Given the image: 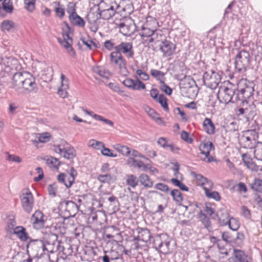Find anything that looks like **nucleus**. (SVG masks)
Returning a JSON list of instances; mask_svg holds the SVG:
<instances>
[{
  "label": "nucleus",
  "mask_w": 262,
  "mask_h": 262,
  "mask_svg": "<svg viewBox=\"0 0 262 262\" xmlns=\"http://www.w3.org/2000/svg\"><path fill=\"white\" fill-rule=\"evenodd\" d=\"M144 110L148 114L149 116H150L153 120H154L157 124L163 126L165 125V122L159 116V114L157 113L153 109L148 106H145Z\"/></svg>",
  "instance_id": "obj_27"
},
{
  "label": "nucleus",
  "mask_w": 262,
  "mask_h": 262,
  "mask_svg": "<svg viewBox=\"0 0 262 262\" xmlns=\"http://www.w3.org/2000/svg\"><path fill=\"white\" fill-rule=\"evenodd\" d=\"M58 180L59 182L63 183L67 188H69L74 182L75 177L72 173L68 174L61 173L58 176Z\"/></svg>",
  "instance_id": "obj_25"
},
{
  "label": "nucleus",
  "mask_w": 262,
  "mask_h": 262,
  "mask_svg": "<svg viewBox=\"0 0 262 262\" xmlns=\"http://www.w3.org/2000/svg\"><path fill=\"white\" fill-rule=\"evenodd\" d=\"M54 11L56 16L59 18H62L65 15V8L63 5H61L59 2H54Z\"/></svg>",
  "instance_id": "obj_36"
},
{
  "label": "nucleus",
  "mask_w": 262,
  "mask_h": 262,
  "mask_svg": "<svg viewBox=\"0 0 262 262\" xmlns=\"http://www.w3.org/2000/svg\"><path fill=\"white\" fill-rule=\"evenodd\" d=\"M250 187L255 191L262 193V180L255 179L253 182L250 184Z\"/></svg>",
  "instance_id": "obj_49"
},
{
  "label": "nucleus",
  "mask_w": 262,
  "mask_h": 262,
  "mask_svg": "<svg viewBox=\"0 0 262 262\" xmlns=\"http://www.w3.org/2000/svg\"><path fill=\"white\" fill-rule=\"evenodd\" d=\"M63 205L65 206V209L70 213L75 214L78 211V206L72 201H65L63 202Z\"/></svg>",
  "instance_id": "obj_38"
},
{
  "label": "nucleus",
  "mask_w": 262,
  "mask_h": 262,
  "mask_svg": "<svg viewBox=\"0 0 262 262\" xmlns=\"http://www.w3.org/2000/svg\"><path fill=\"white\" fill-rule=\"evenodd\" d=\"M67 12L69 14V19L71 23L79 27H83L85 25L82 18L79 16L76 11V5L74 3H69L67 6Z\"/></svg>",
  "instance_id": "obj_12"
},
{
  "label": "nucleus",
  "mask_w": 262,
  "mask_h": 262,
  "mask_svg": "<svg viewBox=\"0 0 262 262\" xmlns=\"http://www.w3.org/2000/svg\"><path fill=\"white\" fill-rule=\"evenodd\" d=\"M254 151L255 158L259 161H262V143L255 146Z\"/></svg>",
  "instance_id": "obj_57"
},
{
  "label": "nucleus",
  "mask_w": 262,
  "mask_h": 262,
  "mask_svg": "<svg viewBox=\"0 0 262 262\" xmlns=\"http://www.w3.org/2000/svg\"><path fill=\"white\" fill-rule=\"evenodd\" d=\"M250 56L248 52L245 50L240 51L235 58V70L239 73H244L249 67Z\"/></svg>",
  "instance_id": "obj_5"
},
{
  "label": "nucleus",
  "mask_w": 262,
  "mask_h": 262,
  "mask_svg": "<svg viewBox=\"0 0 262 262\" xmlns=\"http://www.w3.org/2000/svg\"><path fill=\"white\" fill-rule=\"evenodd\" d=\"M200 186L204 189L206 194L207 191L209 192L213 188V184L211 181L206 179L203 183H201Z\"/></svg>",
  "instance_id": "obj_54"
},
{
  "label": "nucleus",
  "mask_w": 262,
  "mask_h": 262,
  "mask_svg": "<svg viewBox=\"0 0 262 262\" xmlns=\"http://www.w3.org/2000/svg\"><path fill=\"white\" fill-rule=\"evenodd\" d=\"M138 233L139 235L136 238H135V239L142 241L145 243H147L150 241L151 235L148 229L146 228L140 229Z\"/></svg>",
  "instance_id": "obj_30"
},
{
  "label": "nucleus",
  "mask_w": 262,
  "mask_h": 262,
  "mask_svg": "<svg viewBox=\"0 0 262 262\" xmlns=\"http://www.w3.org/2000/svg\"><path fill=\"white\" fill-rule=\"evenodd\" d=\"M254 92V83L246 79H241L237 84V91L234 99L238 102L246 101L251 96Z\"/></svg>",
  "instance_id": "obj_1"
},
{
  "label": "nucleus",
  "mask_w": 262,
  "mask_h": 262,
  "mask_svg": "<svg viewBox=\"0 0 262 262\" xmlns=\"http://www.w3.org/2000/svg\"><path fill=\"white\" fill-rule=\"evenodd\" d=\"M113 147L116 150L120 153L122 156L125 157L130 156V148L128 147L120 144H115Z\"/></svg>",
  "instance_id": "obj_37"
},
{
  "label": "nucleus",
  "mask_w": 262,
  "mask_h": 262,
  "mask_svg": "<svg viewBox=\"0 0 262 262\" xmlns=\"http://www.w3.org/2000/svg\"><path fill=\"white\" fill-rule=\"evenodd\" d=\"M229 228L233 231H236L239 227V223L238 220L233 218L230 217L227 223Z\"/></svg>",
  "instance_id": "obj_51"
},
{
  "label": "nucleus",
  "mask_w": 262,
  "mask_h": 262,
  "mask_svg": "<svg viewBox=\"0 0 262 262\" xmlns=\"http://www.w3.org/2000/svg\"><path fill=\"white\" fill-rule=\"evenodd\" d=\"M22 88L21 93L31 94L36 93L38 91V86L36 82L35 78L30 73L27 75V77L25 81Z\"/></svg>",
  "instance_id": "obj_14"
},
{
  "label": "nucleus",
  "mask_w": 262,
  "mask_h": 262,
  "mask_svg": "<svg viewBox=\"0 0 262 262\" xmlns=\"http://www.w3.org/2000/svg\"><path fill=\"white\" fill-rule=\"evenodd\" d=\"M54 151L67 159H73L75 156V150L66 141L62 140L54 146Z\"/></svg>",
  "instance_id": "obj_9"
},
{
  "label": "nucleus",
  "mask_w": 262,
  "mask_h": 262,
  "mask_svg": "<svg viewBox=\"0 0 262 262\" xmlns=\"http://www.w3.org/2000/svg\"><path fill=\"white\" fill-rule=\"evenodd\" d=\"M109 230L108 233H105V237L108 239L116 238L118 240H121L122 237L121 232L119 231V229L114 226H111L108 228Z\"/></svg>",
  "instance_id": "obj_31"
},
{
  "label": "nucleus",
  "mask_w": 262,
  "mask_h": 262,
  "mask_svg": "<svg viewBox=\"0 0 262 262\" xmlns=\"http://www.w3.org/2000/svg\"><path fill=\"white\" fill-rule=\"evenodd\" d=\"M61 88L64 89H69V81L68 79L63 74H61Z\"/></svg>",
  "instance_id": "obj_64"
},
{
  "label": "nucleus",
  "mask_w": 262,
  "mask_h": 262,
  "mask_svg": "<svg viewBox=\"0 0 262 262\" xmlns=\"http://www.w3.org/2000/svg\"><path fill=\"white\" fill-rule=\"evenodd\" d=\"M46 164L50 167L56 168L59 165L58 160L53 157H49L46 159Z\"/></svg>",
  "instance_id": "obj_53"
},
{
  "label": "nucleus",
  "mask_w": 262,
  "mask_h": 262,
  "mask_svg": "<svg viewBox=\"0 0 262 262\" xmlns=\"http://www.w3.org/2000/svg\"><path fill=\"white\" fill-rule=\"evenodd\" d=\"M230 218L228 212L226 210L222 211L219 215V222L222 226L227 225Z\"/></svg>",
  "instance_id": "obj_45"
},
{
  "label": "nucleus",
  "mask_w": 262,
  "mask_h": 262,
  "mask_svg": "<svg viewBox=\"0 0 262 262\" xmlns=\"http://www.w3.org/2000/svg\"><path fill=\"white\" fill-rule=\"evenodd\" d=\"M13 235H16L18 238L21 242H26L29 239V236L26 229L21 226H18L13 232Z\"/></svg>",
  "instance_id": "obj_26"
},
{
  "label": "nucleus",
  "mask_w": 262,
  "mask_h": 262,
  "mask_svg": "<svg viewBox=\"0 0 262 262\" xmlns=\"http://www.w3.org/2000/svg\"><path fill=\"white\" fill-rule=\"evenodd\" d=\"M6 154L7 155L6 158L7 161L10 162H14L17 163H20L22 161L21 159L18 156L15 155H10L8 152H6Z\"/></svg>",
  "instance_id": "obj_62"
},
{
  "label": "nucleus",
  "mask_w": 262,
  "mask_h": 262,
  "mask_svg": "<svg viewBox=\"0 0 262 262\" xmlns=\"http://www.w3.org/2000/svg\"><path fill=\"white\" fill-rule=\"evenodd\" d=\"M20 198L23 210L30 213L32 211L34 205V199L32 193L28 189H25L23 190Z\"/></svg>",
  "instance_id": "obj_11"
},
{
  "label": "nucleus",
  "mask_w": 262,
  "mask_h": 262,
  "mask_svg": "<svg viewBox=\"0 0 262 262\" xmlns=\"http://www.w3.org/2000/svg\"><path fill=\"white\" fill-rule=\"evenodd\" d=\"M236 95L233 85L230 83L222 84L217 93V97L221 103L227 104L229 102L237 103L234 98Z\"/></svg>",
  "instance_id": "obj_2"
},
{
  "label": "nucleus",
  "mask_w": 262,
  "mask_h": 262,
  "mask_svg": "<svg viewBox=\"0 0 262 262\" xmlns=\"http://www.w3.org/2000/svg\"><path fill=\"white\" fill-rule=\"evenodd\" d=\"M199 149L201 151V154L204 156V157L201 158L203 161L207 162H210L213 161V158L210 156V151L214 149L212 142H207L201 144L200 145Z\"/></svg>",
  "instance_id": "obj_18"
},
{
  "label": "nucleus",
  "mask_w": 262,
  "mask_h": 262,
  "mask_svg": "<svg viewBox=\"0 0 262 262\" xmlns=\"http://www.w3.org/2000/svg\"><path fill=\"white\" fill-rule=\"evenodd\" d=\"M104 143L95 139H91L88 143V146L96 150H100L104 147Z\"/></svg>",
  "instance_id": "obj_46"
},
{
  "label": "nucleus",
  "mask_w": 262,
  "mask_h": 262,
  "mask_svg": "<svg viewBox=\"0 0 262 262\" xmlns=\"http://www.w3.org/2000/svg\"><path fill=\"white\" fill-rule=\"evenodd\" d=\"M167 234H162L155 237L154 245L155 248L163 254L169 253L171 251L170 241Z\"/></svg>",
  "instance_id": "obj_8"
},
{
  "label": "nucleus",
  "mask_w": 262,
  "mask_h": 262,
  "mask_svg": "<svg viewBox=\"0 0 262 262\" xmlns=\"http://www.w3.org/2000/svg\"><path fill=\"white\" fill-rule=\"evenodd\" d=\"M171 195L173 199L177 203H180L183 201V197L181 192L178 189H173L171 191Z\"/></svg>",
  "instance_id": "obj_56"
},
{
  "label": "nucleus",
  "mask_w": 262,
  "mask_h": 262,
  "mask_svg": "<svg viewBox=\"0 0 262 262\" xmlns=\"http://www.w3.org/2000/svg\"><path fill=\"white\" fill-rule=\"evenodd\" d=\"M242 160L245 165L250 170L254 172L262 171V167L257 165L254 162H253L249 155L247 154H243Z\"/></svg>",
  "instance_id": "obj_22"
},
{
  "label": "nucleus",
  "mask_w": 262,
  "mask_h": 262,
  "mask_svg": "<svg viewBox=\"0 0 262 262\" xmlns=\"http://www.w3.org/2000/svg\"><path fill=\"white\" fill-rule=\"evenodd\" d=\"M36 0H24L25 9L30 12H32L35 8V4Z\"/></svg>",
  "instance_id": "obj_55"
},
{
  "label": "nucleus",
  "mask_w": 262,
  "mask_h": 262,
  "mask_svg": "<svg viewBox=\"0 0 262 262\" xmlns=\"http://www.w3.org/2000/svg\"><path fill=\"white\" fill-rule=\"evenodd\" d=\"M81 41L82 43L90 50H92L97 48V44L91 40L82 38L81 39Z\"/></svg>",
  "instance_id": "obj_58"
},
{
  "label": "nucleus",
  "mask_w": 262,
  "mask_h": 262,
  "mask_svg": "<svg viewBox=\"0 0 262 262\" xmlns=\"http://www.w3.org/2000/svg\"><path fill=\"white\" fill-rule=\"evenodd\" d=\"M200 218L205 227L210 231L212 229L211 222L210 220L207 217V215L201 212L200 214Z\"/></svg>",
  "instance_id": "obj_50"
},
{
  "label": "nucleus",
  "mask_w": 262,
  "mask_h": 262,
  "mask_svg": "<svg viewBox=\"0 0 262 262\" xmlns=\"http://www.w3.org/2000/svg\"><path fill=\"white\" fill-rule=\"evenodd\" d=\"M99 11V16L103 19H109L112 18L117 10H113L110 9H104V10H98Z\"/></svg>",
  "instance_id": "obj_41"
},
{
  "label": "nucleus",
  "mask_w": 262,
  "mask_h": 262,
  "mask_svg": "<svg viewBox=\"0 0 262 262\" xmlns=\"http://www.w3.org/2000/svg\"><path fill=\"white\" fill-rule=\"evenodd\" d=\"M154 31V30L151 29V28L142 25L139 34L142 38H147V39H148Z\"/></svg>",
  "instance_id": "obj_42"
},
{
  "label": "nucleus",
  "mask_w": 262,
  "mask_h": 262,
  "mask_svg": "<svg viewBox=\"0 0 262 262\" xmlns=\"http://www.w3.org/2000/svg\"><path fill=\"white\" fill-rule=\"evenodd\" d=\"M139 183L137 177L134 174H128L126 177V184L130 189H135Z\"/></svg>",
  "instance_id": "obj_35"
},
{
  "label": "nucleus",
  "mask_w": 262,
  "mask_h": 262,
  "mask_svg": "<svg viewBox=\"0 0 262 262\" xmlns=\"http://www.w3.org/2000/svg\"><path fill=\"white\" fill-rule=\"evenodd\" d=\"M157 101L161 105L165 111H168V107L167 103V99L164 95H159Z\"/></svg>",
  "instance_id": "obj_60"
},
{
  "label": "nucleus",
  "mask_w": 262,
  "mask_h": 262,
  "mask_svg": "<svg viewBox=\"0 0 262 262\" xmlns=\"http://www.w3.org/2000/svg\"><path fill=\"white\" fill-rule=\"evenodd\" d=\"M92 70L95 74L105 79H108L111 76L110 71L102 66H94Z\"/></svg>",
  "instance_id": "obj_28"
},
{
  "label": "nucleus",
  "mask_w": 262,
  "mask_h": 262,
  "mask_svg": "<svg viewBox=\"0 0 262 262\" xmlns=\"http://www.w3.org/2000/svg\"><path fill=\"white\" fill-rule=\"evenodd\" d=\"M2 8L7 13H12L14 8L11 0H4L2 3Z\"/></svg>",
  "instance_id": "obj_47"
},
{
  "label": "nucleus",
  "mask_w": 262,
  "mask_h": 262,
  "mask_svg": "<svg viewBox=\"0 0 262 262\" xmlns=\"http://www.w3.org/2000/svg\"><path fill=\"white\" fill-rule=\"evenodd\" d=\"M28 74L29 72L24 71L16 72L13 74L11 79L12 88L15 91L20 93L25 84V81Z\"/></svg>",
  "instance_id": "obj_13"
},
{
  "label": "nucleus",
  "mask_w": 262,
  "mask_h": 262,
  "mask_svg": "<svg viewBox=\"0 0 262 262\" xmlns=\"http://www.w3.org/2000/svg\"><path fill=\"white\" fill-rule=\"evenodd\" d=\"M114 52L120 54L123 53L128 58H133L134 54L132 43L128 42H123L115 46V51Z\"/></svg>",
  "instance_id": "obj_17"
},
{
  "label": "nucleus",
  "mask_w": 262,
  "mask_h": 262,
  "mask_svg": "<svg viewBox=\"0 0 262 262\" xmlns=\"http://www.w3.org/2000/svg\"><path fill=\"white\" fill-rule=\"evenodd\" d=\"M36 139L40 143H46L49 142L51 139V135L48 132H45L41 134L36 135Z\"/></svg>",
  "instance_id": "obj_48"
},
{
  "label": "nucleus",
  "mask_w": 262,
  "mask_h": 262,
  "mask_svg": "<svg viewBox=\"0 0 262 262\" xmlns=\"http://www.w3.org/2000/svg\"><path fill=\"white\" fill-rule=\"evenodd\" d=\"M31 221L34 228L36 229H41L44 226L45 220H43V214L39 210L36 211L33 214Z\"/></svg>",
  "instance_id": "obj_20"
},
{
  "label": "nucleus",
  "mask_w": 262,
  "mask_h": 262,
  "mask_svg": "<svg viewBox=\"0 0 262 262\" xmlns=\"http://www.w3.org/2000/svg\"><path fill=\"white\" fill-rule=\"evenodd\" d=\"M97 179L102 183H110L113 181V177L110 174H100Z\"/></svg>",
  "instance_id": "obj_52"
},
{
  "label": "nucleus",
  "mask_w": 262,
  "mask_h": 262,
  "mask_svg": "<svg viewBox=\"0 0 262 262\" xmlns=\"http://www.w3.org/2000/svg\"><path fill=\"white\" fill-rule=\"evenodd\" d=\"M220 75L214 71H208L203 75L204 84L211 89H215L220 83Z\"/></svg>",
  "instance_id": "obj_10"
},
{
  "label": "nucleus",
  "mask_w": 262,
  "mask_h": 262,
  "mask_svg": "<svg viewBox=\"0 0 262 262\" xmlns=\"http://www.w3.org/2000/svg\"><path fill=\"white\" fill-rule=\"evenodd\" d=\"M206 196L209 199H213L216 201L221 200V197L219 193L216 191H211V190L205 194Z\"/></svg>",
  "instance_id": "obj_61"
},
{
  "label": "nucleus",
  "mask_w": 262,
  "mask_h": 262,
  "mask_svg": "<svg viewBox=\"0 0 262 262\" xmlns=\"http://www.w3.org/2000/svg\"><path fill=\"white\" fill-rule=\"evenodd\" d=\"M118 28L121 33L126 36H131L135 32L136 26L132 19L126 20L125 22L118 24Z\"/></svg>",
  "instance_id": "obj_15"
},
{
  "label": "nucleus",
  "mask_w": 262,
  "mask_h": 262,
  "mask_svg": "<svg viewBox=\"0 0 262 262\" xmlns=\"http://www.w3.org/2000/svg\"><path fill=\"white\" fill-rule=\"evenodd\" d=\"M82 110L86 114L92 116L94 119L102 121L111 127L114 126V122L111 120L104 118L100 115L94 114L92 111H90L86 109L83 108Z\"/></svg>",
  "instance_id": "obj_29"
},
{
  "label": "nucleus",
  "mask_w": 262,
  "mask_h": 262,
  "mask_svg": "<svg viewBox=\"0 0 262 262\" xmlns=\"http://www.w3.org/2000/svg\"><path fill=\"white\" fill-rule=\"evenodd\" d=\"M16 225V221L14 219H11L8 221L5 227V230L7 235L10 236L13 235V232L15 230V228L17 227Z\"/></svg>",
  "instance_id": "obj_40"
},
{
  "label": "nucleus",
  "mask_w": 262,
  "mask_h": 262,
  "mask_svg": "<svg viewBox=\"0 0 262 262\" xmlns=\"http://www.w3.org/2000/svg\"><path fill=\"white\" fill-rule=\"evenodd\" d=\"M33 67L34 69V72H36L38 76H43L47 75L46 72L51 69L44 61H34L33 63Z\"/></svg>",
  "instance_id": "obj_21"
},
{
  "label": "nucleus",
  "mask_w": 262,
  "mask_h": 262,
  "mask_svg": "<svg viewBox=\"0 0 262 262\" xmlns=\"http://www.w3.org/2000/svg\"><path fill=\"white\" fill-rule=\"evenodd\" d=\"M119 6L115 0H101L98 5V10L110 9L117 10Z\"/></svg>",
  "instance_id": "obj_24"
},
{
  "label": "nucleus",
  "mask_w": 262,
  "mask_h": 262,
  "mask_svg": "<svg viewBox=\"0 0 262 262\" xmlns=\"http://www.w3.org/2000/svg\"><path fill=\"white\" fill-rule=\"evenodd\" d=\"M203 126L205 131L209 135H213L215 133V126L211 120L208 118H205Z\"/></svg>",
  "instance_id": "obj_33"
},
{
  "label": "nucleus",
  "mask_w": 262,
  "mask_h": 262,
  "mask_svg": "<svg viewBox=\"0 0 262 262\" xmlns=\"http://www.w3.org/2000/svg\"><path fill=\"white\" fill-rule=\"evenodd\" d=\"M57 236L55 234H49L45 238V242L41 241H36V244L42 248V251H47L53 253L59 249V243Z\"/></svg>",
  "instance_id": "obj_6"
},
{
  "label": "nucleus",
  "mask_w": 262,
  "mask_h": 262,
  "mask_svg": "<svg viewBox=\"0 0 262 262\" xmlns=\"http://www.w3.org/2000/svg\"><path fill=\"white\" fill-rule=\"evenodd\" d=\"M163 38L164 36L161 33V31L160 30H155L146 41H147L148 43H154L156 44L160 41L162 42V41H164Z\"/></svg>",
  "instance_id": "obj_32"
},
{
  "label": "nucleus",
  "mask_w": 262,
  "mask_h": 262,
  "mask_svg": "<svg viewBox=\"0 0 262 262\" xmlns=\"http://www.w3.org/2000/svg\"><path fill=\"white\" fill-rule=\"evenodd\" d=\"M57 40L60 45L67 50V52L70 56L73 57L75 56V52L72 47L73 43L72 38H63V40L58 38Z\"/></svg>",
  "instance_id": "obj_23"
},
{
  "label": "nucleus",
  "mask_w": 262,
  "mask_h": 262,
  "mask_svg": "<svg viewBox=\"0 0 262 262\" xmlns=\"http://www.w3.org/2000/svg\"><path fill=\"white\" fill-rule=\"evenodd\" d=\"M257 138L258 134L255 130H247L244 132L239 141L244 148L251 149L256 146Z\"/></svg>",
  "instance_id": "obj_7"
},
{
  "label": "nucleus",
  "mask_w": 262,
  "mask_h": 262,
  "mask_svg": "<svg viewBox=\"0 0 262 262\" xmlns=\"http://www.w3.org/2000/svg\"><path fill=\"white\" fill-rule=\"evenodd\" d=\"M86 18L89 23L91 24H96L99 18H101L99 16V11L96 12L90 11L88 14Z\"/></svg>",
  "instance_id": "obj_44"
},
{
  "label": "nucleus",
  "mask_w": 262,
  "mask_h": 262,
  "mask_svg": "<svg viewBox=\"0 0 262 262\" xmlns=\"http://www.w3.org/2000/svg\"><path fill=\"white\" fill-rule=\"evenodd\" d=\"M150 72L151 75L159 80L161 83H164L165 78L163 72L156 69H151Z\"/></svg>",
  "instance_id": "obj_43"
},
{
  "label": "nucleus",
  "mask_w": 262,
  "mask_h": 262,
  "mask_svg": "<svg viewBox=\"0 0 262 262\" xmlns=\"http://www.w3.org/2000/svg\"><path fill=\"white\" fill-rule=\"evenodd\" d=\"M181 92L186 97L193 99L196 97L199 88L195 81L190 77H185L180 83Z\"/></svg>",
  "instance_id": "obj_3"
},
{
  "label": "nucleus",
  "mask_w": 262,
  "mask_h": 262,
  "mask_svg": "<svg viewBox=\"0 0 262 262\" xmlns=\"http://www.w3.org/2000/svg\"><path fill=\"white\" fill-rule=\"evenodd\" d=\"M158 24V23L155 18L148 16L146 18V21L142 25L155 30H157Z\"/></svg>",
  "instance_id": "obj_39"
},
{
  "label": "nucleus",
  "mask_w": 262,
  "mask_h": 262,
  "mask_svg": "<svg viewBox=\"0 0 262 262\" xmlns=\"http://www.w3.org/2000/svg\"><path fill=\"white\" fill-rule=\"evenodd\" d=\"M14 26L15 23L12 20H6L2 23V28L4 30L9 31Z\"/></svg>",
  "instance_id": "obj_59"
},
{
  "label": "nucleus",
  "mask_w": 262,
  "mask_h": 262,
  "mask_svg": "<svg viewBox=\"0 0 262 262\" xmlns=\"http://www.w3.org/2000/svg\"><path fill=\"white\" fill-rule=\"evenodd\" d=\"M136 79L133 80L127 78L122 81V84L126 88L134 91H140L146 89L145 84L136 77Z\"/></svg>",
  "instance_id": "obj_16"
},
{
  "label": "nucleus",
  "mask_w": 262,
  "mask_h": 262,
  "mask_svg": "<svg viewBox=\"0 0 262 262\" xmlns=\"http://www.w3.org/2000/svg\"><path fill=\"white\" fill-rule=\"evenodd\" d=\"M139 180L140 183L145 188H151L153 186V182L146 174H141L139 177Z\"/></svg>",
  "instance_id": "obj_34"
},
{
  "label": "nucleus",
  "mask_w": 262,
  "mask_h": 262,
  "mask_svg": "<svg viewBox=\"0 0 262 262\" xmlns=\"http://www.w3.org/2000/svg\"><path fill=\"white\" fill-rule=\"evenodd\" d=\"M62 34L63 38H71L69 34L71 32V28L67 23H65L62 27Z\"/></svg>",
  "instance_id": "obj_63"
},
{
  "label": "nucleus",
  "mask_w": 262,
  "mask_h": 262,
  "mask_svg": "<svg viewBox=\"0 0 262 262\" xmlns=\"http://www.w3.org/2000/svg\"><path fill=\"white\" fill-rule=\"evenodd\" d=\"M110 63L112 66L119 70L120 74L127 76L129 72L126 68V62L121 54L112 52L110 54Z\"/></svg>",
  "instance_id": "obj_4"
},
{
  "label": "nucleus",
  "mask_w": 262,
  "mask_h": 262,
  "mask_svg": "<svg viewBox=\"0 0 262 262\" xmlns=\"http://www.w3.org/2000/svg\"><path fill=\"white\" fill-rule=\"evenodd\" d=\"M175 49V45L167 40H164L160 45V50L162 52L163 56L165 57L172 55Z\"/></svg>",
  "instance_id": "obj_19"
}]
</instances>
